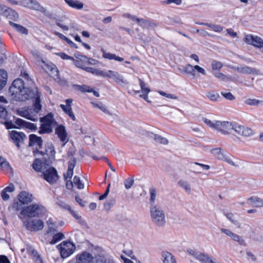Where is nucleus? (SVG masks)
<instances>
[{
    "mask_svg": "<svg viewBox=\"0 0 263 263\" xmlns=\"http://www.w3.org/2000/svg\"><path fill=\"white\" fill-rule=\"evenodd\" d=\"M76 262L75 263H92V255L87 251H83L80 254H78L76 257Z\"/></svg>",
    "mask_w": 263,
    "mask_h": 263,
    "instance_id": "obj_18",
    "label": "nucleus"
},
{
    "mask_svg": "<svg viewBox=\"0 0 263 263\" xmlns=\"http://www.w3.org/2000/svg\"><path fill=\"white\" fill-rule=\"evenodd\" d=\"M248 200L251 202L256 203L255 205L256 207L263 206V200L258 197L252 196L248 199Z\"/></svg>",
    "mask_w": 263,
    "mask_h": 263,
    "instance_id": "obj_32",
    "label": "nucleus"
},
{
    "mask_svg": "<svg viewBox=\"0 0 263 263\" xmlns=\"http://www.w3.org/2000/svg\"><path fill=\"white\" fill-rule=\"evenodd\" d=\"M73 182L79 190L83 189L84 187V185L82 183L80 178L77 176H75L73 178Z\"/></svg>",
    "mask_w": 263,
    "mask_h": 263,
    "instance_id": "obj_45",
    "label": "nucleus"
},
{
    "mask_svg": "<svg viewBox=\"0 0 263 263\" xmlns=\"http://www.w3.org/2000/svg\"><path fill=\"white\" fill-rule=\"evenodd\" d=\"M106 263V258L103 254H97L93 256L92 263Z\"/></svg>",
    "mask_w": 263,
    "mask_h": 263,
    "instance_id": "obj_31",
    "label": "nucleus"
},
{
    "mask_svg": "<svg viewBox=\"0 0 263 263\" xmlns=\"http://www.w3.org/2000/svg\"><path fill=\"white\" fill-rule=\"evenodd\" d=\"M65 3L70 7L81 10L84 7V4L78 0H64Z\"/></svg>",
    "mask_w": 263,
    "mask_h": 263,
    "instance_id": "obj_27",
    "label": "nucleus"
},
{
    "mask_svg": "<svg viewBox=\"0 0 263 263\" xmlns=\"http://www.w3.org/2000/svg\"><path fill=\"white\" fill-rule=\"evenodd\" d=\"M34 57L37 60V61H41V62L46 66V68L50 71L52 74H54L55 76H59V70L56 67V66L52 64V63H50L49 64H46L45 62L42 59L40 53L39 52H36L33 54Z\"/></svg>",
    "mask_w": 263,
    "mask_h": 263,
    "instance_id": "obj_14",
    "label": "nucleus"
},
{
    "mask_svg": "<svg viewBox=\"0 0 263 263\" xmlns=\"http://www.w3.org/2000/svg\"><path fill=\"white\" fill-rule=\"evenodd\" d=\"M0 263H11L8 257L4 255H0Z\"/></svg>",
    "mask_w": 263,
    "mask_h": 263,
    "instance_id": "obj_64",
    "label": "nucleus"
},
{
    "mask_svg": "<svg viewBox=\"0 0 263 263\" xmlns=\"http://www.w3.org/2000/svg\"><path fill=\"white\" fill-rule=\"evenodd\" d=\"M178 184L182 187L188 194L191 193V187L187 181L180 180L178 181Z\"/></svg>",
    "mask_w": 263,
    "mask_h": 263,
    "instance_id": "obj_41",
    "label": "nucleus"
},
{
    "mask_svg": "<svg viewBox=\"0 0 263 263\" xmlns=\"http://www.w3.org/2000/svg\"><path fill=\"white\" fill-rule=\"evenodd\" d=\"M58 204L61 208H63V209H64L65 210H67L68 211H69L71 209L70 206L69 204H67L66 202H64V201H60L58 202Z\"/></svg>",
    "mask_w": 263,
    "mask_h": 263,
    "instance_id": "obj_63",
    "label": "nucleus"
},
{
    "mask_svg": "<svg viewBox=\"0 0 263 263\" xmlns=\"http://www.w3.org/2000/svg\"><path fill=\"white\" fill-rule=\"evenodd\" d=\"M57 248L59 250L61 257L66 258L74 252L76 246L74 243L70 240L63 241L57 246Z\"/></svg>",
    "mask_w": 263,
    "mask_h": 263,
    "instance_id": "obj_5",
    "label": "nucleus"
},
{
    "mask_svg": "<svg viewBox=\"0 0 263 263\" xmlns=\"http://www.w3.org/2000/svg\"><path fill=\"white\" fill-rule=\"evenodd\" d=\"M115 198H111L104 203V209L106 211H109L110 209L115 204Z\"/></svg>",
    "mask_w": 263,
    "mask_h": 263,
    "instance_id": "obj_38",
    "label": "nucleus"
},
{
    "mask_svg": "<svg viewBox=\"0 0 263 263\" xmlns=\"http://www.w3.org/2000/svg\"><path fill=\"white\" fill-rule=\"evenodd\" d=\"M162 256L163 258V263H177L174 256L169 252H163Z\"/></svg>",
    "mask_w": 263,
    "mask_h": 263,
    "instance_id": "obj_26",
    "label": "nucleus"
},
{
    "mask_svg": "<svg viewBox=\"0 0 263 263\" xmlns=\"http://www.w3.org/2000/svg\"><path fill=\"white\" fill-rule=\"evenodd\" d=\"M8 74L4 69H0V90L5 86L7 80Z\"/></svg>",
    "mask_w": 263,
    "mask_h": 263,
    "instance_id": "obj_29",
    "label": "nucleus"
},
{
    "mask_svg": "<svg viewBox=\"0 0 263 263\" xmlns=\"http://www.w3.org/2000/svg\"><path fill=\"white\" fill-rule=\"evenodd\" d=\"M107 77L113 78L117 83H122L124 84H127L128 83L127 81L124 79L122 75L115 71L108 70V76H107Z\"/></svg>",
    "mask_w": 263,
    "mask_h": 263,
    "instance_id": "obj_22",
    "label": "nucleus"
},
{
    "mask_svg": "<svg viewBox=\"0 0 263 263\" xmlns=\"http://www.w3.org/2000/svg\"><path fill=\"white\" fill-rule=\"evenodd\" d=\"M42 172L41 176L51 184L55 183L60 178L57 170L53 166L50 167L45 171H42Z\"/></svg>",
    "mask_w": 263,
    "mask_h": 263,
    "instance_id": "obj_6",
    "label": "nucleus"
},
{
    "mask_svg": "<svg viewBox=\"0 0 263 263\" xmlns=\"http://www.w3.org/2000/svg\"><path fill=\"white\" fill-rule=\"evenodd\" d=\"M35 144L39 146V148H42L43 144L42 138L33 134L29 135L28 146L32 147Z\"/></svg>",
    "mask_w": 263,
    "mask_h": 263,
    "instance_id": "obj_20",
    "label": "nucleus"
},
{
    "mask_svg": "<svg viewBox=\"0 0 263 263\" xmlns=\"http://www.w3.org/2000/svg\"><path fill=\"white\" fill-rule=\"evenodd\" d=\"M9 113L6 107L0 104V123L5 126L6 121H9Z\"/></svg>",
    "mask_w": 263,
    "mask_h": 263,
    "instance_id": "obj_23",
    "label": "nucleus"
},
{
    "mask_svg": "<svg viewBox=\"0 0 263 263\" xmlns=\"http://www.w3.org/2000/svg\"><path fill=\"white\" fill-rule=\"evenodd\" d=\"M92 74L94 75H96V76H103L104 77H107V76H108V71L104 72L103 70H100V69H98L97 68H94Z\"/></svg>",
    "mask_w": 263,
    "mask_h": 263,
    "instance_id": "obj_55",
    "label": "nucleus"
},
{
    "mask_svg": "<svg viewBox=\"0 0 263 263\" xmlns=\"http://www.w3.org/2000/svg\"><path fill=\"white\" fill-rule=\"evenodd\" d=\"M207 97L212 101H217V99L219 98V95L217 92H209L207 95Z\"/></svg>",
    "mask_w": 263,
    "mask_h": 263,
    "instance_id": "obj_52",
    "label": "nucleus"
},
{
    "mask_svg": "<svg viewBox=\"0 0 263 263\" xmlns=\"http://www.w3.org/2000/svg\"><path fill=\"white\" fill-rule=\"evenodd\" d=\"M24 128L29 129L33 132L36 131L37 129V126L35 124L28 121H26Z\"/></svg>",
    "mask_w": 263,
    "mask_h": 263,
    "instance_id": "obj_50",
    "label": "nucleus"
},
{
    "mask_svg": "<svg viewBox=\"0 0 263 263\" xmlns=\"http://www.w3.org/2000/svg\"><path fill=\"white\" fill-rule=\"evenodd\" d=\"M92 106L98 108L101 110L104 113L108 114L109 115H111V114L110 112V111L107 109L105 105H104L101 102L99 103H95V102H91Z\"/></svg>",
    "mask_w": 263,
    "mask_h": 263,
    "instance_id": "obj_34",
    "label": "nucleus"
},
{
    "mask_svg": "<svg viewBox=\"0 0 263 263\" xmlns=\"http://www.w3.org/2000/svg\"><path fill=\"white\" fill-rule=\"evenodd\" d=\"M0 15L5 16L9 21H17L19 18L18 13L14 10L7 6L2 5L0 6Z\"/></svg>",
    "mask_w": 263,
    "mask_h": 263,
    "instance_id": "obj_8",
    "label": "nucleus"
},
{
    "mask_svg": "<svg viewBox=\"0 0 263 263\" xmlns=\"http://www.w3.org/2000/svg\"><path fill=\"white\" fill-rule=\"evenodd\" d=\"M220 231L222 233L230 237L233 240L237 241L239 245L246 246L245 241L241 236L224 228H221Z\"/></svg>",
    "mask_w": 263,
    "mask_h": 263,
    "instance_id": "obj_19",
    "label": "nucleus"
},
{
    "mask_svg": "<svg viewBox=\"0 0 263 263\" xmlns=\"http://www.w3.org/2000/svg\"><path fill=\"white\" fill-rule=\"evenodd\" d=\"M154 140L156 142L164 145H166L168 143V140L166 138L157 134H155V136H154Z\"/></svg>",
    "mask_w": 263,
    "mask_h": 263,
    "instance_id": "obj_39",
    "label": "nucleus"
},
{
    "mask_svg": "<svg viewBox=\"0 0 263 263\" xmlns=\"http://www.w3.org/2000/svg\"><path fill=\"white\" fill-rule=\"evenodd\" d=\"M150 213L152 221L156 226L162 227L165 225L166 221L165 214L163 211L159 206L157 205H151L150 208Z\"/></svg>",
    "mask_w": 263,
    "mask_h": 263,
    "instance_id": "obj_4",
    "label": "nucleus"
},
{
    "mask_svg": "<svg viewBox=\"0 0 263 263\" xmlns=\"http://www.w3.org/2000/svg\"><path fill=\"white\" fill-rule=\"evenodd\" d=\"M122 16L123 17H125V18H127L130 19L133 21L136 22H138V20L139 19V18L137 17L136 16L132 15V14H130L129 13H124L123 14Z\"/></svg>",
    "mask_w": 263,
    "mask_h": 263,
    "instance_id": "obj_61",
    "label": "nucleus"
},
{
    "mask_svg": "<svg viewBox=\"0 0 263 263\" xmlns=\"http://www.w3.org/2000/svg\"><path fill=\"white\" fill-rule=\"evenodd\" d=\"M199 255L198 260L202 263H216L210 257L204 253H200Z\"/></svg>",
    "mask_w": 263,
    "mask_h": 263,
    "instance_id": "obj_36",
    "label": "nucleus"
},
{
    "mask_svg": "<svg viewBox=\"0 0 263 263\" xmlns=\"http://www.w3.org/2000/svg\"><path fill=\"white\" fill-rule=\"evenodd\" d=\"M139 82H140L139 84H140V86L141 87L142 91L143 93H148L150 91V89L149 88L145 87V84L144 82L141 79H139Z\"/></svg>",
    "mask_w": 263,
    "mask_h": 263,
    "instance_id": "obj_58",
    "label": "nucleus"
},
{
    "mask_svg": "<svg viewBox=\"0 0 263 263\" xmlns=\"http://www.w3.org/2000/svg\"><path fill=\"white\" fill-rule=\"evenodd\" d=\"M202 121L210 127L216 129L223 135L230 134L229 132L224 129V126L227 124H229L228 121H214V122H213L210 120L205 118H203Z\"/></svg>",
    "mask_w": 263,
    "mask_h": 263,
    "instance_id": "obj_7",
    "label": "nucleus"
},
{
    "mask_svg": "<svg viewBox=\"0 0 263 263\" xmlns=\"http://www.w3.org/2000/svg\"><path fill=\"white\" fill-rule=\"evenodd\" d=\"M9 24L16 32L25 35L28 34V29L26 27L11 21H9Z\"/></svg>",
    "mask_w": 263,
    "mask_h": 263,
    "instance_id": "obj_24",
    "label": "nucleus"
},
{
    "mask_svg": "<svg viewBox=\"0 0 263 263\" xmlns=\"http://www.w3.org/2000/svg\"><path fill=\"white\" fill-rule=\"evenodd\" d=\"M13 118L15 120L14 123L12 122V120H10L9 121L5 122V127L7 129L24 128L26 121L19 118H16L15 116H13Z\"/></svg>",
    "mask_w": 263,
    "mask_h": 263,
    "instance_id": "obj_10",
    "label": "nucleus"
},
{
    "mask_svg": "<svg viewBox=\"0 0 263 263\" xmlns=\"http://www.w3.org/2000/svg\"><path fill=\"white\" fill-rule=\"evenodd\" d=\"M72 87L75 89L79 90L82 92H88L89 91L90 87L86 85H79V84H73Z\"/></svg>",
    "mask_w": 263,
    "mask_h": 263,
    "instance_id": "obj_35",
    "label": "nucleus"
},
{
    "mask_svg": "<svg viewBox=\"0 0 263 263\" xmlns=\"http://www.w3.org/2000/svg\"><path fill=\"white\" fill-rule=\"evenodd\" d=\"M54 20H55L56 25L59 27H60L61 29H62L63 30L68 31L69 30L68 26L64 25L61 23V22L62 21L60 19H58L55 17V19Z\"/></svg>",
    "mask_w": 263,
    "mask_h": 263,
    "instance_id": "obj_59",
    "label": "nucleus"
},
{
    "mask_svg": "<svg viewBox=\"0 0 263 263\" xmlns=\"http://www.w3.org/2000/svg\"><path fill=\"white\" fill-rule=\"evenodd\" d=\"M261 101L256 99H248L246 100L245 103L250 106H257Z\"/></svg>",
    "mask_w": 263,
    "mask_h": 263,
    "instance_id": "obj_49",
    "label": "nucleus"
},
{
    "mask_svg": "<svg viewBox=\"0 0 263 263\" xmlns=\"http://www.w3.org/2000/svg\"><path fill=\"white\" fill-rule=\"evenodd\" d=\"M200 24L208 26L210 28H212L214 31L217 32H220L223 30V27L218 25H213V24H208V23H201Z\"/></svg>",
    "mask_w": 263,
    "mask_h": 263,
    "instance_id": "obj_44",
    "label": "nucleus"
},
{
    "mask_svg": "<svg viewBox=\"0 0 263 263\" xmlns=\"http://www.w3.org/2000/svg\"><path fill=\"white\" fill-rule=\"evenodd\" d=\"M228 123H229V124H227L226 126H224V129L227 130L228 132L229 130L233 129L238 135H241L243 129L242 126L238 125L235 123L233 124L232 122L228 121Z\"/></svg>",
    "mask_w": 263,
    "mask_h": 263,
    "instance_id": "obj_25",
    "label": "nucleus"
},
{
    "mask_svg": "<svg viewBox=\"0 0 263 263\" xmlns=\"http://www.w3.org/2000/svg\"><path fill=\"white\" fill-rule=\"evenodd\" d=\"M55 129V134L58 136L60 141L63 143L62 146H64L66 143L68 141L67 139V133L65 126L63 124H57Z\"/></svg>",
    "mask_w": 263,
    "mask_h": 263,
    "instance_id": "obj_11",
    "label": "nucleus"
},
{
    "mask_svg": "<svg viewBox=\"0 0 263 263\" xmlns=\"http://www.w3.org/2000/svg\"><path fill=\"white\" fill-rule=\"evenodd\" d=\"M16 114L18 116L25 118L27 119L34 121L33 119H32L31 117L29 116L28 112L27 110L22 111L20 109H17L16 110Z\"/></svg>",
    "mask_w": 263,
    "mask_h": 263,
    "instance_id": "obj_43",
    "label": "nucleus"
},
{
    "mask_svg": "<svg viewBox=\"0 0 263 263\" xmlns=\"http://www.w3.org/2000/svg\"><path fill=\"white\" fill-rule=\"evenodd\" d=\"M76 201L82 207H84L85 206L86 201H83L77 194L75 196Z\"/></svg>",
    "mask_w": 263,
    "mask_h": 263,
    "instance_id": "obj_62",
    "label": "nucleus"
},
{
    "mask_svg": "<svg viewBox=\"0 0 263 263\" xmlns=\"http://www.w3.org/2000/svg\"><path fill=\"white\" fill-rule=\"evenodd\" d=\"M77 163V159L75 157L71 158L68 162V169L66 174H64L65 180L68 178L70 179L72 178L73 174V169Z\"/></svg>",
    "mask_w": 263,
    "mask_h": 263,
    "instance_id": "obj_21",
    "label": "nucleus"
},
{
    "mask_svg": "<svg viewBox=\"0 0 263 263\" xmlns=\"http://www.w3.org/2000/svg\"><path fill=\"white\" fill-rule=\"evenodd\" d=\"M72 99H68L65 100L66 104H61L60 107L63 111L67 115L72 121H76V118L74 113L72 111L71 108V104L72 103Z\"/></svg>",
    "mask_w": 263,
    "mask_h": 263,
    "instance_id": "obj_17",
    "label": "nucleus"
},
{
    "mask_svg": "<svg viewBox=\"0 0 263 263\" xmlns=\"http://www.w3.org/2000/svg\"><path fill=\"white\" fill-rule=\"evenodd\" d=\"M244 41L248 44L252 45L260 49H261V46L263 45V40L261 38L252 34L246 35L245 37Z\"/></svg>",
    "mask_w": 263,
    "mask_h": 263,
    "instance_id": "obj_13",
    "label": "nucleus"
},
{
    "mask_svg": "<svg viewBox=\"0 0 263 263\" xmlns=\"http://www.w3.org/2000/svg\"><path fill=\"white\" fill-rule=\"evenodd\" d=\"M149 193H150V199L149 201L151 203V205H155L154 202L155 201L156 194H157V190L154 187H151L149 189Z\"/></svg>",
    "mask_w": 263,
    "mask_h": 263,
    "instance_id": "obj_42",
    "label": "nucleus"
},
{
    "mask_svg": "<svg viewBox=\"0 0 263 263\" xmlns=\"http://www.w3.org/2000/svg\"><path fill=\"white\" fill-rule=\"evenodd\" d=\"M64 238H65L64 234L62 232H58L53 236L52 238L49 243L50 245H53Z\"/></svg>",
    "mask_w": 263,
    "mask_h": 263,
    "instance_id": "obj_30",
    "label": "nucleus"
},
{
    "mask_svg": "<svg viewBox=\"0 0 263 263\" xmlns=\"http://www.w3.org/2000/svg\"><path fill=\"white\" fill-rule=\"evenodd\" d=\"M211 154L219 160L226 161L230 164L234 165V162L230 158H228L222 152L220 147L213 148L211 150Z\"/></svg>",
    "mask_w": 263,
    "mask_h": 263,
    "instance_id": "obj_16",
    "label": "nucleus"
},
{
    "mask_svg": "<svg viewBox=\"0 0 263 263\" xmlns=\"http://www.w3.org/2000/svg\"><path fill=\"white\" fill-rule=\"evenodd\" d=\"M30 255L31 256L35 263H44L41 256L35 249L32 251Z\"/></svg>",
    "mask_w": 263,
    "mask_h": 263,
    "instance_id": "obj_37",
    "label": "nucleus"
},
{
    "mask_svg": "<svg viewBox=\"0 0 263 263\" xmlns=\"http://www.w3.org/2000/svg\"><path fill=\"white\" fill-rule=\"evenodd\" d=\"M223 65L221 62L213 60L212 62V67L213 70L220 71V69L222 67Z\"/></svg>",
    "mask_w": 263,
    "mask_h": 263,
    "instance_id": "obj_46",
    "label": "nucleus"
},
{
    "mask_svg": "<svg viewBox=\"0 0 263 263\" xmlns=\"http://www.w3.org/2000/svg\"><path fill=\"white\" fill-rule=\"evenodd\" d=\"M76 148L74 146V145H72L68 149V151L67 152V157H71V158H73V157H74L73 156L76 154Z\"/></svg>",
    "mask_w": 263,
    "mask_h": 263,
    "instance_id": "obj_60",
    "label": "nucleus"
},
{
    "mask_svg": "<svg viewBox=\"0 0 263 263\" xmlns=\"http://www.w3.org/2000/svg\"><path fill=\"white\" fill-rule=\"evenodd\" d=\"M158 92L162 96L165 97L167 98L172 99H177L178 97L173 94L167 93L163 91H159Z\"/></svg>",
    "mask_w": 263,
    "mask_h": 263,
    "instance_id": "obj_57",
    "label": "nucleus"
},
{
    "mask_svg": "<svg viewBox=\"0 0 263 263\" xmlns=\"http://www.w3.org/2000/svg\"><path fill=\"white\" fill-rule=\"evenodd\" d=\"M101 52L103 53V57L105 59H109V60H115V54L111 53L109 52H106L104 49L101 48Z\"/></svg>",
    "mask_w": 263,
    "mask_h": 263,
    "instance_id": "obj_48",
    "label": "nucleus"
},
{
    "mask_svg": "<svg viewBox=\"0 0 263 263\" xmlns=\"http://www.w3.org/2000/svg\"><path fill=\"white\" fill-rule=\"evenodd\" d=\"M41 126L38 133L40 135L50 134L53 131V126L57 124V122L54 118V115L52 112L40 118Z\"/></svg>",
    "mask_w": 263,
    "mask_h": 263,
    "instance_id": "obj_3",
    "label": "nucleus"
},
{
    "mask_svg": "<svg viewBox=\"0 0 263 263\" xmlns=\"http://www.w3.org/2000/svg\"><path fill=\"white\" fill-rule=\"evenodd\" d=\"M185 73L192 76L193 78L195 76V71L194 66H193L191 64H187L185 66Z\"/></svg>",
    "mask_w": 263,
    "mask_h": 263,
    "instance_id": "obj_40",
    "label": "nucleus"
},
{
    "mask_svg": "<svg viewBox=\"0 0 263 263\" xmlns=\"http://www.w3.org/2000/svg\"><path fill=\"white\" fill-rule=\"evenodd\" d=\"M252 135L253 130L252 129L248 127H245L244 126H243V129L241 135L245 137H249Z\"/></svg>",
    "mask_w": 263,
    "mask_h": 263,
    "instance_id": "obj_51",
    "label": "nucleus"
},
{
    "mask_svg": "<svg viewBox=\"0 0 263 263\" xmlns=\"http://www.w3.org/2000/svg\"><path fill=\"white\" fill-rule=\"evenodd\" d=\"M11 97L13 100L16 102H25L31 100L33 110L39 112L42 109V92L40 89L35 86H28L21 78L14 80L9 88Z\"/></svg>",
    "mask_w": 263,
    "mask_h": 263,
    "instance_id": "obj_1",
    "label": "nucleus"
},
{
    "mask_svg": "<svg viewBox=\"0 0 263 263\" xmlns=\"http://www.w3.org/2000/svg\"><path fill=\"white\" fill-rule=\"evenodd\" d=\"M9 136L18 149H20L21 147L20 142L26 138V136L24 133L16 130L11 131Z\"/></svg>",
    "mask_w": 263,
    "mask_h": 263,
    "instance_id": "obj_12",
    "label": "nucleus"
},
{
    "mask_svg": "<svg viewBox=\"0 0 263 263\" xmlns=\"http://www.w3.org/2000/svg\"><path fill=\"white\" fill-rule=\"evenodd\" d=\"M221 95L227 100L233 101L235 99V97L230 92H225L223 91L221 92Z\"/></svg>",
    "mask_w": 263,
    "mask_h": 263,
    "instance_id": "obj_54",
    "label": "nucleus"
},
{
    "mask_svg": "<svg viewBox=\"0 0 263 263\" xmlns=\"http://www.w3.org/2000/svg\"><path fill=\"white\" fill-rule=\"evenodd\" d=\"M213 74L216 78L222 81H230L232 80V78L231 77L227 76L223 73L220 72L219 71L213 72Z\"/></svg>",
    "mask_w": 263,
    "mask_h": 263,
    "instance_id": "obj_33",
    "label": "nucleus"
},
{
    "mask_svg": "<svg viewBox=\"0 0 263 263\" xmlns=\"http://www.w3.org/2000/svg\"><path fill=\"white\" fill-rule=\"evenodd\" d=\"M74 55L78 60L85 63L86 62V59H88V57L81 54L79 52L75 53Z\"/></svg>",
    "mask_w": 263,
    "mask_h": 263,
    "instance_id": "obj_53",
    "label": "nucleus"
},
{
    "mask_svg": "<svg viewBox=\"0 0 263 263\" xmlns=\"http://www.w3.org/2000/svg\"><path fill=\"white\" fill-rule=\"evenodd\" d=\"M238 72L243 74H256L257 70L255 68L248 66L237 67L236 68Z\"/></svg>",
    "mask_w": 263,
    "mask_h": 263,
    "instance_id": "obj_28",
    "label": "nucleus"
},
{
    "mask_svg": "<svg viewBox=\"0 0 263 263\" xmlns=\"http://www.w3.org/2000/svg\"><path fill=\"white\" fill-rule=\"evenodd\" d=\"M24 224L27 230L31 231H38L43 229L44 223L41 219H34L32 221L29 219L25 220Z\"/></svg>",
    "mask_w": 263,
    "mask_h": 263,
    "instance_id": "obj_9",
    "label": "nucleus"
},
{
    "mask_svg": "<svg viewBox=\"0 0 263 263\" xmlns=\"http://www.w3.org/2000/svg\"><path fill=\"white\" fill-rule=\"evenodd\" d=\"M88 242L89 247L91 248L92 249L95 250L98 254H103L104 252V250L102 247L99 246H95L89 241Z\"/></svg>",
    "mask_w": 263,
    "mask_h": 263,
    "instance_id": "obj_47",
    "label": "nucleus"
},
{
    "mask_svg": "<svg viewBox=\"0 0 263 263\" xmlns=\"http://www.w3.org/2000/svg\"><path fill=\"white\" fill-rule=\"evenodd\" d=\"M17 198L18 201L14 200L12 206L17 211L22 210L20 214L24 217H42L46 214V209L41 204L34 203L26 208H22V204H27L33 200L32 195L28 192H21L18 195Z\"/></svg>",
    "mask_w": 263,
    "mask_h": 263,
    "instance_id": "obj_2",
    "label": "nucleus"
},
{
    "mask_svg": "<svg viewBox=\"0 0 263 263\" xmlns=\"http://www.w3.org/2000/svg\"><path fill=\"white\" fill-rule=\"evenodd\" d=\"M134 180L133 178H128L124 181V185L126 189H129L133 185Z\"/></svg>",
    "mask_w": 263,
    "mask_h": 263,
    "instance_id": "obj_56",
    "label": "nucleus"
},
{
    "mask_svg": "<svg viewBox=\"0 0 263 263\" xmlns=\"http://www.w3.org/2000/svg\"><path fill=\"white\" fill-rule=\"evenodd\" d=\"M51 163L45 157L43 158L42 160L39 158H35L32 164V167L36 172H42L43 166H49Z\"/></svg>",
    "mask_w": 263,
    "mask_h": 263,
    "instance_id": "obj_15",
    "label": "nucleus"
}]
</instances>
